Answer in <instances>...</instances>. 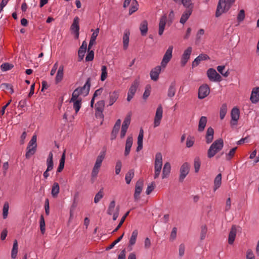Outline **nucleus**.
Segmentation results:
<instances>
[{
    "label": "nucleus",
    "mask_w": 259,
    "mask_h": 259,
    "mask_svg": "<svg viewBox=\"0 0 259 259\" xmlns=\"http://www.w3.org/2000/svg\"><path fill=\"white\" fill-rule=\"evenodd\" d=\"M181 3L186 8V10L181 16L180 22L182 24H184L192 14L194 4L192 3L191 0H181Z\"/></svg>",
    "instance_id": "1"
},
{
    "label": "nucleus",
    "mask_w": 259,
    "mask_h": 259,
    "mask_svg": "<svg viewBox=\"0 0 259 259\" xmlns=\"http://www.w3.org/2000/svg\"><path fill=\"white\" fill-rule=\"evenodd\" d=\"M235 1L219 0L215 12V17H219L223 13L227 12Z\"/></svg>",
    "instance_id": "2"
},
{
    "label": "nucleus",
    "mask_w": 259,
    "mask_h": 259,
    "mask_svg": "<svg viewBox=\"0 0 259 259\" xmlns=\"http://www.w3.org/2000/svg\"><path fill=\"white\" fill-rule=\"evenodd\" d=\"M223 146L224 142L222 139H219L214 141L208 150V157L209 158L213 157L216 153L222 149Z\"/></svg>",
    "instance_id": "3"
},
{
    "label": "nucleus",
    "mask_w": 259,
    "mask_h": 259,
    "mask_svg": "<svg viewBox=\"0 0 259 259\" xmlns=\"http://www.w3.org/2000/svg\"><path fill=\"white\" fill-rule=\"evenodd\" d=\"M162 166V155L161 153H157L155 155L154 161V179L158 178L161 171Z\"/></svg>",
    "instance_id": "4"
},
{
    "label": "nucleus",
    "mask_w": 259,
    "mask_h": 259,
    "mask_svg": "<svg viewBox=\"0 0 259 259\" xmlns=\"http://www.w3.org/2000/svg\"><path fill=\"white\" fill-rule=\"evenodd\" d=\"M36 140V135H33L29 141L26 148L25 154L26 158H29L35 153L37 147Z\"/></svg>",
    "instance_id": "5"
},
{
    "label": "nucleus",
    "mask_w": 259,
    "mask_h": 259,
    "mask_svg": "<svg viewBox=\"0 0 259 259\" xmlns=\"http://www.w3.org/2000/svg\"><path fill=\"white\" fill-rule=\"evenodd\" d=\"M207 76L211 81H221L222 77L217 73L216 70L212 68H209L207 71Z\"/></svg>",
    "instance_id": "6"
},
{
    "label": "nucleus",
    "mask_w": 259,
    "mask_h": 259,
    "mask_svg": "<svg viewBox=\"0 0 259 259\" xmlns=\"http://www.w3.org/2000/svg\"><path fill=\"white\" fill-rule=\"evenodd\" d=\"M143 186L144 181L143 180H139L137 182L134 195L135 201H138L140 199V194L143 190Z\"/></svg>",
    "instance_id": "7"
},
{
    "label": "nucleus",
    "mask_w": 259,
    "mask_h": 259,
    "mask_svg": "<svg viewBox=\"0 0 259 259\" xmlns=\"http://www.w3.org/2000/svg\"><path fill=\"white\" fill-rule=\"evenodd\" d=\"M53 154L52 152H50L47 159V168L43 174V176L45 179L48 178L50 175L49 171L52 170L53 168L54 164L53 161Z\"/></svg>",
    "instance_id": "8"
},
{
    "label": "nucleus",
    "mask_w": 259,
    "mask_h": 259,
    "mask_svg": "<svg viewBox=\"0 0 259 259\" xmlns=\"http://www.w3.org/2000/svg\"><path fill=\"white\" fill-rule=\"evenodd\" d=\"M172 50L173 47L172 46H169L164 55L161 62V65L163 68L165 67L172 57Z\"/></svg>",
    "instance_id": "9"
},
{
    "label": "nucleus",
    "mask_w": 259,
    "mask_h": 259,
    "mask_svg": "<svg viewBox=\"0 0 259 259\" xmlns=\"http://www.w3.org/2000/svg\"><path fill=\"white\" fill-rule=\"evenodd\" d=\"M210 93V89L207 84H204L201 85L198 90V97L200 99H202L207 97Z\"/></svg>",
    "instance_id": "10"
},
{
    "label": "nucleus",
    "mask_w": 259,
    "mask_h": 259,
    "mask_svg": "<svg viewBox=\"0 0 259 259\" xmlns=\"http://www.w3.org/2000/svg\"><path fill=\"white\" fill-rule=\"evenodd\" d=\"M70 29L72 32L75 34V38L78 39L79 34V18L78 17H75L74 18Z\"/></svg>",
    "instance_id": "11"
},
{
    "label": "nucleus",
    "mask_w": 259,
    "mask_h": 259,
    "mask_svg": "<svg viewBox=\"0 0 259 259\" xmlns=\"http://www.w3.org/2000/svg\"><path fill=\"white\" fill-rule=\"evenodd\" d=\"M131 116L128 115L126 117L123 122L120 134V137L121 139L123 138L125 136L126 133L131 123Z\"/></svg>",
    "instance_id": "12"
},
{
    "label": "nucleus",
    "mask_w": 259,
    "mask_h": 259,
    "mask_svg": "<svg viewBox=\"0 0 259 259\" xmlns=\"http://www.w3.org/2000/svg\"><path fill=\"white\" fill-rule=\"evenodd\" d=\"M190 170V165L188 162L184 163L180 168V175L179 179L183 181L188 174Z\"/></svg>",
    "instance_id": "13"
},
{
    "label": "nucleus",
    "mask_w": 259,
    "mask_h": 259,
    "mask_svg": "<svg viewBox=\"0 0 259 259\" xmlns=\"http://www.w3.org/2000/svg\"><path fill=\"white\" fill-rule=\"evenodd\" d=\"M192 49L191 47H189L183 53L181 60V64L182 66H184L188 61L190 59L191 54L192 53Z\"/></svg>",
    "instance_id": "14"
},
{
    "label": "nucleus",
    "mask_w": 259,
    "mask_h": 259,
    "mask_svg": "<svg viewBox=\"0 0 259 259\" xmlns=\"http://www.w3.org/2000/svg\"><path fill=\"white\" fill-rule=\"evenodd\" d=\"M138 235V231L137 229L134 230L129 239V242L127 245V248L129 251L133 250V246L136 244L137 237Z\"/></svg>",
    "instance_id": "15"
},
{
    "label": "nucleus",
    "mask_w": 259,
    "mask_h": 259,
    "mask_svg": "<svg viewBox=\"0 0 259 259\" xmlns=\"http://www.w3.org/2000/svg\"><path fill=\"white\" fill-rule=\"evenodd\" d=\"M162 67L161 65L157 66L151 70L150 72V76L152 80L156 81L158 79L159 75L161 72Z\"/></svg>",
    "instance_id": "16"
},
{
    "label": "nucleus",
    "mask_w": 259,
    "mask_h": 259,
    "mask_svg": "<svg viewBox=\"0 0 259 259\" xmlns=\"http://www.w3.org/2000/svg\"><path fill=\"white\" fill-rule=\"evenodd\" d=\"M91 77L88 78L86 82L83 87L77 88L79 92H80L82 94H84V96L88 95L89 93L91 87Z\"/></svg>",
    "instance_id": "17"
},
{
    "label": "nucleus",
    "mask_w": 259,
    "mask_h": 259,
    "mask_svg": "<svg viewBox=\"0 0 259 259\" xmlns=\"http://www.w3.org/2000/svg\"><path fill=\"white\" fill-rule=\"evenodd\" d=\"M133 143V138L132 136H129L127 137L126 143H125V150H124V155L125 156H127L129 155Z\"/></svg>",
    "instance_id": "18"
},
{
    "label": "nucleus",
    "mask_w": 259,
    "mask_h": 259,
    "mask_svg": "<svg viewBox=\"0 0 259 259\" xmlns=\"http://www.w3.org/2000/svg\"><path fill=\"white\" fill-rule=\"evenodd\" d=\"M250 100L252 103H256L259 101V87L254 88L251 92Z\"/></svg>",
    "instance_id": "19"
},
{
    "label": "nucleus",
    "mask_w": 259,
    "mask_h": 259,
    "mask_svg": "<svg viewBox=\"0 0 259 259\" xmlns=\"http://www.w3.org/2000/svg\"><path fill=\"white\" fill-rule=\"evenodd\" d=\"M119 96V91H114L113 92L109 93V105H112L118 99Z\"/></svg>",
    "instance_id": "20"
},
{
    "label": "nucleus",
    "mask_w": 259,
    "mask_h": 259,
    "mask_svg": "<svg viewBox=\"0 0 259 259\" xmlns=\"http://www.w3.org/2000/svg\"><path fill=\"white\" fill-rule=\"evenodd\" d=\"M167 19V17L165 15L162 16L160 19L159 23V30H158V34L159 35H162L166 25V21Z\"/></svg>",
    "instance_id": "21"
},
{
    "label": "nucleus",
    "mask_w": 259,
    "mask_h": 259,
    "mask_svg": "<svg viewBox=\"0 0 259 259\" xmlns=\"http://www.w3.org/2000/svg\"><path fill=\"white\" fill-rule=\"evenodd\" d=\"M171 170V166L168 162H166L164 163L162 174V179H164L166 178L169 175Z\"/></svg>",
    "instance_id": "22"
},
{
    "label": "nucleus",
    "mask_w": 259,
    "mask_h": 259,
    "mask_svg": "<svg viewBox=\"0 0 259 259\" xmlns=\"http://www.w3.org/2000/svg\"><path fill=\"white\" fill-rule=\"evenodd\" d=\"M237 230L235 226H232L230 231L228 237V243L232 244L235 240L236 236Z\"/></svg>",
    "instance_id": "23"
},
{
    "label": "nucleus",
    "mask_w": 259,
    "mask_h": 259,
    "mask_svg": "<svg viewBox=\"0 0 259 259\" xmlns=\"http://www.w3.org/2000/svg\"><path fill=\"white\" fill-rule=\"evenodd\" d=\"M144 137V131L142 128H141L138 137V146L137 147V151H139L143 148V140Z\"/></svg>",
    "instance_id": "24"
},
{
    "label": "nucleus",
    "mask_w": 259,
    "mask_h": 259,
    "mask_svg": "<svg viewBox=\"0 0 259 259\" xmlns=\"http://www.w3.org/2000/svg\"><path fill=\"white\" fill-rule=\"evenodd\" d=\"M140 30L142 36H146L148 32V22L143 20L140 25Z\"/></svg>",
    "instance_id": "25"
},
{
    "label": "nucleus",
    "mask_w": 259,
    "mask_h": 259,
    "mask_svg": "<svg viewBox=\"0 0 259 259\" xmlns=\"http://www.w3.org/2000/svg\"><path fill=\"white\" fill-rule=\"evenodd\" d=\"M105 106V102L104 100L98 101L95 105L96 113H102Z\"/></svg>",
    "instance_id": "26"
},
{
    "label": "nucleus",
    "mask_w": 259,
    "mask_h": 259,
    "mask_svg": "<svg viewBox=\"0 0 259 259\" xmlns=\"http://www.w3.org/2000/svg\"><path fill=\"white\" fill-rule=\"evenodd\" d=\"M214 131L210 127L207 128L206 135V142L207 144L210 143L213 139Z\"/></svg>",
    "instance_id": "27"
},
{
    "label": "nucleus",
    "mask_w": 259,
    "mask_h": 259,
    "mask_svg": "<svg viewBox=\"0 0 259 259\" xmlns=\"http://www.w3.org/2000/svg\"><path fill=\"white\" fill-rule=\"evenodd\" d=\"M222 184V175L221 174H219L214 179V187L213 190L215 191L218 189H219Z\"/></svg>",
    "instance_id": "28"
},
{
    "label": "nucleus",
    "mask_w": 259,
    "mask_h": 259,
    "mask_svg": "<svg viewBox=\"0 0 259 259\" xmlns=\"http://www.w3.org/2000/svg\"><path fill=\"white\" fill-rule=\"evenodd\" d=\"M63 69L64 67L63 65H61L57 71V75L56 76L55 78V81L56 83H59L60 82L63 77Z\"/></svg>",
    "instance_id": "29"
},
{
    "label": "nucleus",
    "mask_w": 259,
    "mask_h": 259,
    "mask_svg": "<svg viewBox=\"0 0 259 259\" xmlns=\"http://www.w3.org/2000/svg\"><path fill=\"white\" fill-rule=\"evenodd\" d=\"M60 191V187L58 183H54L52 187L51 194L53 197H57Z\"/></svg>",
    "instance_id": "30"
},
{
    "label": "nucleus",
    "mask_w": 259,
    "mask_h": 259,
    "mask_svg": "<svg viewBox=\"0 0 259 259\" xmlns=\"http://www.w3.org/2000/svg\"><path fill=\"white\" fill-rule=\"evenodd\" d=\"M207 118L205 116H202L199 121V125H198V131L199 132H202L207 123Z\"/></svg>",
    "instance_id": "31"
},
{
    "label": "nucleus",
    "mask_w": 259,
    "mask_h": 259,
    "mask_svg": "<svg viewBox=\"0 0 259 259\" xmlns=\"http://www.w3.org/2000/svg\"><path fill=\"white\" fill-rule=\"evenodd\" d=\"M18 249V242L15 240L13 243L12 249L11 251V257L12 259H15L17 257Z\"/></svg>",
    "instance_id": "32"
},
{
    "label": "nucleus",
    "mask_w": 259,
    "mask_h": 259,
    "mask_svg": "<svg viewBox=\"0 0 259 259\" xmlns=\"http://www.w3.org/2000/svg\"><path fill=\"white\" fill-rule=\"evenodd\" d=\"M105 154L104 152H100V154L98 156L96 159L94 166H96V167H100L102 162L105 158Z\"/></svg>",
    "instance_id": "33"
},
{
    "label": "nucleus",
    "mask_w": 259,
    "mask_h": 259,
    "mask_svg": "<svg viewBox=\"0 0 259 259\" xmlns=\"http://www.w3.org/2000/svg\"><path fill=\"white\" fill-rule=\"evenodd\" d=\"M130 33V31H125L124 33V35L123 36V49L126 50L127 48L128 42H129V36Z\"/></svg>",
    "instance_id": "34"
},
{
    "label": "nucleus",
    "mask_w": 259,
    "mask_h": 259,
    "mask_svg": "<svg viewBox=\"0 0 259 259\" xmlns=\"http://www.w3.org/2000/svg\"><path fill=\"white\" fill-rule=\"evenodd\" d=\"M175 87H176L175 81L172 82L171 83V84L169 87L168 90L167 96L168 97L172 98L175 96V93H176Z\"/></svg>",
    "instance_id": "35"
},
{
    "label": "nucleus",
    "mask_w": 259,
    "mask_h": 259,
    "mask_svg": "<svg viewBox=\"0 0 259 259\" xmlns=\"http://www.w3.org/2000/svg\"><path fill=\"white\" fill-rule=\"evenodd\" d=\"M138 6L139 4L137 0H133L131 7L129 10V15H132L137 11L138 9Z\"/></svg>",
    "instance_id": "36"
},
{
    "label": "nucleus",
    "mask_w": 259,
    "mask_h": 259,
    "mask_svg": "<svg viewBox=\"0 0 259 259\" xmlns=\"http://www.w3.org/2000/svg\"><path fill=\"white\" fill-rule=\"evenodd\" d=\"M139 83L140 81L139 79H136L131 84L128 91L135 94L137 88L139 87Z\"/></svg>",
    "instance_id": "37"
},
{
    "label": "nucleus",
    "mask_w": 259,
    "mask_h": 259,
    "mask_svg": "<svg viewBox=\"0 0 259 259\" xmlns=\"http://www.w3.org/2000/svg\"><path fill=\"white\" fill-rule=\"evenodd\" d=\"M0 88L3 91H5V90L10 91V92L11 94H13L14 93L13 86L11 84L7 83H3L0 85Z\"/></svg>",
    "instance_id": "38"
},
{
    "label": "nucleus",
    "mask_w": 259,
    "mask_h": 259,
    "mask_svg": "<svg viewBox=\"0 0 259 259\" xmlns=\"http://www.w3.org/2000/svg\"><path fill=\"white\" fill-rule=\"evenodd\" d=\"M115 201L114 200H112L110 202L107 213L108 214L111 215L113 212H114L115 210Z\"/></svg>",
    "instance_id": "39"
},
{
    "label": "nucleus",
    "mask_w": 259,
    "mask_h": 259,
    "mask_svg": "<svg viewBox=\"0 0 259 259\" xmlns=\"http://www.w3.org/2000/svg\"><path fill=\"white\" fill-rule=\"evenodd\" d=\"M65 153H63L61 157V159L60 160L59 165L57 168V172H60L64 168V164H65Z\"/></svg>",
    "instance_id": "40"
},
{
    "label": "nucleus",
    "mask_w": 259,
    "mask_h": 259,
    "mask_svg": "<svg viewBox=\"0 0 259 259\" xmlns=\"http://www.w3.org/2000/svg\"><path fill=\"white\" fill-rule=\"evenodd\" d=\"M134 177V171L133 169L130 170L125 175V181L127 184H129L132 179Z\"/></svg>",
    "instance_id": "41"
},
{
    "label": "nucleus",
    "mask_w": 259,
    "mask_h": 259,
    "mask_svg": "<svg viewBox=\"0 0 259 259\" xmlns=\"http://www.w3.org/2000/svg\"><path fill=\"white\" fill-rule=\"evenodd\" d=\"M72 102L73 103V108L75 111V113H77L81 107V99L79 98L78 100H75Z\"/></svg>",
    "instance_id": "42"
},
{
    "label": "nucleus",
    "mask_w": 259,
    "mask_h": 259,
    "mask_svg": "<svg viewBox=\"0 0 259 259\" xmlns=\"http://www.w3.org/2000/svg\"><path fill=\"white\" fill-rule=\"evenodd\" d=\"M201 165V160L199 157H196L194 161V166L195 168V172H198L199 170Z\"/></svg>",
    "instance_id": "43"
},
{
    "label": "nucleus",
    "mask_w": 259,
    "mask_h": 259,
    "mask_svg": "<svg viewBox=\"0 0 259 259\" xmlns=\"http://www.w3.org/2000/svg\"><path fill=\"white\" fill-rule=\"evenodd\" d=\"M9 209V205L8 202H6L3 208V217L4 219H6L8 217Z\"/></svg>",
    "instance_id": "44"
},
{
    "label": "nucleus",
    "mask_w": 259,
    "mask_h": 259,
    "mask_svg": "<svg viewBox=\"0 0 259 259\" xmlns=\"http://www.w3.org/2000/svg\"><path fill=\"white\" fill-rule=\"evenodd\" d=\"M231 119L230 124L232 126L237 124L238 120L239 119L240 114H231Z\"/></svg>",
    "instance_id": "45"
},
{
    "label": "nucleus",
    "mask_w": 259,
    "mask_h": 259,
    "mask_svg": "<svg viewBox=\"0 0 259 259\" xmlns=\"http://www.w3.org/2000/svg\"><path fill=\"white\" fill-rule=\"evenodd\" d=\"M82 95V94L79 92L78 90L76 88L72 93V97L70 99V102H73L75 100H78L79 96Z\"/></svg>",
    "instance_id": "46"
},
{
    "label": "nucleus",
    "mask_w": 259,
    "mask_h": 259,
    "mask_svg": "<svg viewBox=\"0 0 259 259\" xmlns=\"http://www.w3.org/2000/svg\"><path fill=\"white\" fill-rule=\"evenodd\" d=\"M103 90V88H100V89L97 90L94 93L93 97L91 101V106L92 107H93L95 98L96 97H97L98 95H100L102 94Z\"/></svg>",
    "instance_id": "47"
},
{
    "label": "nucleus",
    "mask_w": 259,
    "mask_h": 259,
    "mask_svg": "<svg viewBox=\"0 0 259 259\" xmlns=\"http://www.w3.org/2000/svg\"><path fill=\"white\" fill-rule=\"evenodd\" d=\"M130 213V211L126 212L124 215L122 217L119 223L118 224V226L116 227V228L113 230V233L116 232L118 231V230L121 227L123 223H124L126 218L127 217Z\"/></svg>",
    "instance_id": "48"
},
{
    "label": "nucleus",
    "mask_w": 259,
    "mask_h": 259,
    "mask_svg": "<svg viewBox=\"0 0 259 259\" xmlns=\"http://www.w3.org/2000/svg\"><path fill=\"white\" fill-rule=\"evenodd\" d=\"M103 197V189H101L95 195L94 198V202L98 203L100 200Z\"/></svg>",
    "instance_id": "49"
},
{
    "label": "nucleus",
    "mask_w": 259,
    "mask_h": 259,
    "mask_svg": "<svg viewBox=\"0 0 259 259\" xmlns=\"http://www.w3.org/2000/svg\"><path fill=\"white\" fill-rule=\"evenodd\" d=\"M162 118V114H155L154 120V127H157L160 125V121Z\"/></svg>",
    "instance_id": "50"
},
{
    "label": "nucleus",
    "mask_w": 259,
    "mask_h": 259,
    "mask_svg": "<svg viewBox=\"0 0 259 259\" xmlns=\"http://www.w3.org/2000/svg\"><path fill=\"white\" fill-rule=\"evenodd\" d=\"M102 73L101 76V80L104 81L107 76V67L106 66L103 65L101 68Z\"/></svg>",
    "instance_id": "51"
},
{
    "label": "nucleus",
    "mask_w": 259,
    "mask_h": 259,
    "mask_svg": "<svg viewBox=\"0 0 259 259\" xmlns=\"http://www.w3.org/2000/svg\"><path fill=\"white\" fill-rule=\"evenodd\" d=\"M177 228L176 227H174L170 234L169 241L170 242H173L174 240H176L177 237Z\"/></svg>",
    "instance_id": "52"
},
{
    "label": "nucleus",
    "mask_w": 259,
    "mask_h": 259,
    "mask_svg": "<svg viewBox=\"0 0 259 259\" xmlns=\"http://www.w3.org/2000/svg\"><path fill=\"white\" fill-rule=\"evenodd\" d=\"M13 65L10 64L9 63H4L2 64L1 67V69L3 71H6L12 69L13 67Z\"/></svg>",
    "instance_id": "53"
},
{
    "label": "nucleus",
    "mask_w": 259,
    "mask_h": 259,
    "mask_svg": "<svg viewBox=\"0 0 259 259\" xmlns=\"http://www.w3.org/2000/svg\"><path fill=\"white\" fill-rule=\"evenodd\" d=\"M124 235L123 233L120 237H119L116 240L113 242L109 246L106 248V250H110L112 249L117 243L119 242L122 239Z\"/></svg>",
    "instance_id": "54"
},
{
    "label": "nucleus",
    "mask_w": 259,
    "mask_h": 259,
    "mask_svg": "<svg viewBox=\"0 0 259 259\" xmlns=\"http://www.w3.org/2000/svg\"><path fill=\"white\" fill-rule=\"evenodd\" d=\"M39 223H40V231L42 234H44V233L45 232V230H46L45 222L44 218L43 215H42L40 216Z\"/></svg>",
    "instance_id": "55"
},
{
    "label": "nucleus",
    "mask_w": 259,
    "mask_h": 259,
    "mask_svg": "<svg viewBox=\"0 0 259 259\" xmlns=\"http://www.w3.org/2000/svg\"><path fill=\"white\" fill-rule=\"evenodd\" d=\"M225 66H218L217 67L218 71L224 77H227L229 76L230 73L229 71H227L225 72H223V70L225 69Z\"/></svg>",
    "instance_id": "56"
},
{
    "label": "nucleus",
    "mask_w": 259,
    "mask_h": 259,
    "mask_svg": "<svg viewBox=\"0 0 259 259\" xmlns=\"http://www.w3.org/2000/svg\"><path fill=\"white\" fill-rule=\"evenodd\" d=\"M78 194L76 193L74 196V199L73 200L72 204L70 208V210L74 211L77 205V199H78Z\"/></svg>",
    "instance_id": "57"
},
{
    "label": "nucleus",
    "mask_w": 259,
    "mask_h": 259,
    "mask_svg": "<svg viewBox=\"0 0 259 259\" xmlns=\"http://www.w3.org/2000/svg\"><path fill=\"white\" fill-rule=\"evenodd\" d=\"M207 227L205 225H203L201 227L200 239L201 240L204 239L207 233Z\"/></svg>",
    "instance_id": "58"
},
{
    "label": "nucleus",
    "mask_w": 259,
    "mask_h": 259,
    "mask_svg": "<svg viewBox=\"0 0 259 259\" xmlns=\"http://www.w3.org/2000/svg\"><path fill=\"white\" fill-rule=\"evenodd\" d=\"M237 149V147H234L231 149L228 153L226 154V159L230 160L234 155L235 152Z\"/></svg>",
    "instance_id": "59"
},
{
    "label": "nucleus",
    "mask_w": 259,
    "mask_h": 259,
    "mask_svg": "<svg viewBox=\"0 0 259 259\" xmlns=\"http://www.w3.org/2000/svg\"><path fill=\"white\" fill-rule=\"evenodd\" d=\"M119 128L116 126L113 127L112 131L111 134V140H113L116 139L117 135L119 132Z\"/></svg>",
    "instance_id": "60"
},
{
    "label": "nucleus",
    "mask_w": 259,
    "mask_h": 259,
    "mask_svg": "<svg viewBox=\"0 0 259 259\" xmlns=\"http://www.w3.org/2000/svg\"><path fill=\"white\" fill-rule=\"evenodd\" d=\"M245 18V11L243 10H241L237 16V21L238 22H241L244 20Z\"/></svg>",
    "instance_id": "61"
},
{
    "label": "nucleus",
    "mask_w": 259,
    "mask_h": 259,
    "mask_svg": "<svg viewBox=\"0 0 259 259\" xmlns=\"http://www.w3.org/2000/svg\"><path fill=\"white\" fill-rule=\"evenodd\" d=\"M185 251V245L184 243H181L179 246V255L180 257L184 256Z\"/></svg>",
    "instance_id": "62"
},
{
    "label": "nucleus",
    "mask_w": 259,
    "mask_h": 259,
    "mask_svg": "<svg viewBox=\"0 0 259 259\" xmlns=\"http://www.w3.org/2000/svg\"><path fill=\"white\" fill-rule=\"evenodd\" d=\"M246 259H255L254 253L251 249H248L247 250Z\"/></svg>",
    "instance_id": "63"
},
{
    "label": "nucleus",
    "mask_w": 259,
    "mask_h": 259,
    "mask_svg": "<svg viewBox=\"0 0 259 259\" xmlns=\"http://www.w3.org/2000/svg\"><path fill=\"white\" fill-rule=\"evenodd\" d=\"M94 52L93 50L88 51V53L85 57L86 61H91L94 59Z\"/></svg>",
    "instance_id": "64"
}]
</instances>
